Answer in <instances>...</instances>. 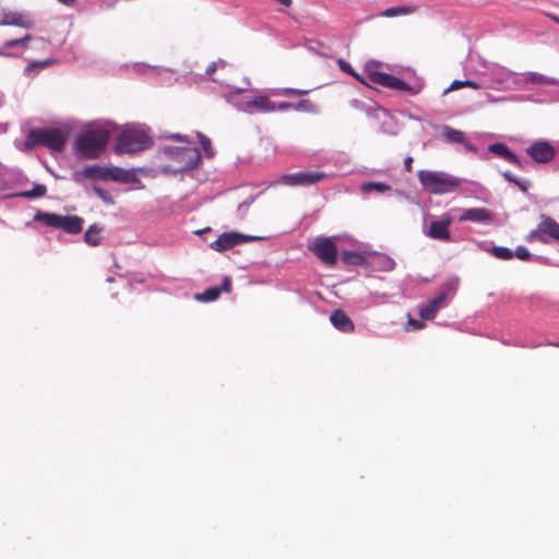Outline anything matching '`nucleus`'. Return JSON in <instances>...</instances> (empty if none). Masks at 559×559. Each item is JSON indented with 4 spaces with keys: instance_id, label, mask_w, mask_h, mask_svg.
<instances>
[{
    "instance_id": "f257e3e1",
    "label": "nucleus",
    "mask_w": 559,
    "mask_h": 559,
    "mask_svg": "<svg viewBox=\"0 0 559 559\" xmlns=\"http://www.w3.org/2000/svg\"><path fill=\"white\" fill-rule=\"evenodd\" d=\"M381 66V62L370 60L364 67L365 75L358 74L355 71V74L352 75L359 83L364 84L367 87L373 88L372 84L380 85L382 87L407 92L411 95H416L420 92L421 85H409L404 80L396 78L392 74L377 71L376 68Z\"/></svg>"
},
{
    "instance_id": "f03ea898",
    "label": "nucleus",
    "mask_w": 559,
    "mask_h": 559,
    "mask_svg": "<svg viewBox=\"0 0 559 559\" xmlns=\"http://www.w3.org/2000/svg\"><path fill=\"white\" fill-rule=\"evenodd\" d=\"M417 177L426 192L437 195L454 192L466 181L445 171L437 170H419Z\"/></svg>"
},
{
    "instance_id": "7ed1b4c3",
    "label": "nucleus",
    "mask_w": 559,
    "mask_h": 559,
    "mask_svg": "<svg viewBox=\"0 0 559 559\" xmlns=\"http://www.w3.org/2000/svg\"><path fill=\"white\" fill-rule=\"evenodd\" d=\"M70 132L63 128H34L26 135V148L45 146L55 152H62Z\"/></svg>"
},
{
    "instance_id": "20e7f679",
    "label": "nucleus",
    "mask_w": 559,
    "mask_h": 559,
    "mask_svg": "<svg viewBox=\"0 0 559 559\" xmlns=\"http://www.w3.org/2000/svg\"><path fill=\"white\" fill-rule=\"evenodd\" d=\"M110 139L108 129H94L76 136V154L84 158H98L105 151Z\"/></svg>"
},
{
    "instance_id": "39448f33",
    "label": "nucleus",
    "mask_w": 559,
    "mask_h": 559,
    "mask_svg": "<svg viewBox=\"0 0 559 559\" xmlns=\"http://www.w3.org/2000/svg\"><path fill=\"white\" fill-rule=\"evenodd\" d=\"M153 145L152 138L143 129L126 128L117 136L115 152L121 154H134L150 148Z\"/></svg>"
},
{
    "instance_id": "423d86ee",
    "label": "nucleus",
    "mask_w": 559,
    "mask_h": 559,
    "mask_svg": "<svg viewBox=\"0 0 559 559\" xmlns=\"http://www.w3.org/2000/svg\"><path fill=\"white\" fill-rule=\"evenodd\" d=\"M34 221L72 235L81 233L84 224V219L76 215H61L40 211L35 214Z\"/></svg>"
},
{
    "instance_id": "0eeeda50",
    "label": "nucleus",
    "mask_w": 559,
    "mask_h": 559,
    "mask_svg": "<svg viewBox=\"0 0 559 559\" xmlns=\"http://www.w3.org/2000/svg\"><path fill=\"white\" fill-rule=\"evenodd\" d=\"M163 154L170 160L181 166V170L190 173L199 167L202 156L195 146H171L166 145L162 148Z\"/></svg>"
},
{
    "instance_id": "6e6552de",
    "label": "nucleus",
    "mask_w": 559,
    "mask_h": 559,
    "mask_svg": "<svg viewBox=\"0 0 559 559\" xmlns=\"http://www.w3.org/2000/svg\"><path fill=\"white\" fill-rule=\"evenodd\" d=\"M525 153L536 164H548L559 156V144L554 146L548 140H536L525 148ZM557 163H555L556 165Z\"/></svg>"
},
{
    "instance_id": "1a4fd4ad",
    "label": "nucleus",
    "mask_w": 559,
    "mask_h": 559,
    "mask_svg": "<svg viewBox=\"0 0 559 559\" xmlns=\"http://www.w3.org/2000/svg\"><path fill=\"white\" fill-rule=\"evenodd\" d=\"M550 239L559 241V224L551 217H544L538 228L527 236L528 241L548 242Z\"/></svg>"
},
{
    "instance_id": "9d476101",
    "label": "nucleus",
    "mask_w": 559,
    "mask_h": 559,
    "mask_svg": "<svg viewBox=\"0 0 559 559\" xmlns=\"http://www.w3.org/2000/svg\"><path fill=\"white\" fill-rule=\"evenodd\" d=\"M326 178L322 171H299L283 175L281 181L287 186H311Z\"/></svg>"
},
{
    "instance_id": "9b49d317",
    "label": "nucleus",
    "mask_w": 559,
    "mask_h": 559,
    "mask_svg": "<svg viewBox=\"0 0 559 559\" xmlns=\"http://www.w3.org/2000/svg\"><path fill=\"white\" fill-rule=\"evenodd\" d=\"M270 236H250L236 231L223 233L209 245H240L242 242H254L270 240Z\"/></svg>"
},
{
    "instance_id": "f8f14e48",
    "label": "nucleus",
    "mask_w": 559,
    "mask_h": 559,
    "mask_svg": "<svg viewBox=\"0 0 559 559\" xmlns=\"http://www.w3.org/2000/svg\"><path fill=\"white\" fill-rule=\"evenodd\" d=\"M490 76L495 83L508 87L510 83L521 86V78L511 70L503 67H495L490 70Z\"/></svg>"
},
{
    "instance_id": "ddd939ff",
    "label": "nucleus",
    "mask_w": 559,
    "mask_h": 559,
    "mask_svg": "<svg viewBox=\"0 0 559 559\" xmlns=\"http://www.w3.org/2000/svg\"><path fill=\"white\" fill-rule=\"evenodd\" d=\"M372 257H369V251L359 250H344L341 254V260L346 265L365 266L373 262Z\"/></svg>"
},
{
    "instance_id": "4468645a",
    "label": "nucleus",
    "mask_w": 559,
    "mask_h": 559,
    "mask_svg": "<svg viewBox=\"0 0 559 559\" xmlns=\"http://www.w3.org/2000/svg\"><path fill=\"white\" fill-rule=\"evenodd\" d=\"M92 179V180H104L107 181V167H103L99 165H87L83 168L82 171L73 173V180L78 183L82 182V179Z\"/></svg>"
},
{
    "instance_id": "2eb2a0df",
    "label": "nucleus",
    "mask_w": 559,
    "mask_h": 559,
    "mask_svg": "<svg viewBox=\"0 0 559 559\" xmlns=\"http://www.w3.org/2000/svg\"><path fill=\"white\" fill-rule=\"evenodd\" d=\"M0 25H13L29 29L34 26V22L32 19L24 15L22 12L3 11L2 19L0 20Z\"/></svg>"
},
{
    "instance_id": "dca6fc26",
    "label": "nucleus",
    "mask_w": 559,
    "mask_h": 559,
    "mask_svg": "<svg viewBox=\"0 0 559 559\" xmlns=\"http://www.w3.org/2000/svg\"><path fill=\"white\" fill-rule=\"evenodd\" d=\"M495 218V214L485 207H473L464 210L460 216V221H471L475 223H490Z\"/></svg>"
},
{
    "instance_id": "f3484780",
    "label": "nucleus",
    "mask_w": 559,
    "mask_h": 559,
    "mask_svg": "<svg viewBox=\"0 0 559 559\" xmlns=\"http://www.w3.org/2000/svg\"><path fill=\"white\" fill-rule=\"evenodd\" d=\"M451 224V218L445 217L439 221H432L428 230V235L438 240H449V225Z\"/></svg>"
},
{
    "instance_id": "a211bd4d",
    "label": "nucleus",
    "mask_w": 559,
    "mask_h": 559,
    "mask_svg": "<svg viewBox=\"0 0 559 559\" xmlns=\"http://www.w3.org/2000/svg\"><path fill=\"white\" fill-rule=\"evenodd\" d=\"M230 289L231 281L228 276H225L219 287L207 288L204 293L198 294L197 299L204 302L214 301L221 296L222 292L228 293Z\"/></svg>"
},
{
    "instance_id": "6ab92c4d",
    "label": "nucleus",
    "mask_w": 559,
    "mask_h": 559,
    "mask_svg": "<svg viewBox=\"0 0 559 559\" xmlns=\"http://www.w3.org/2000/svg\"><path fill=\"white\" fill-rule=\"evenodd\" d=\"M331 323L341 332L349 333L353 332L355 325L352 319L341 309H336L330 317Z\"/></svg>"
},
{
    "instance_id": "aec40b11",
    "label": "nucleus",
    "mask_w": 559,
    "mask_h": 559,
    "mask_svg": "<svg viewBox=\"0 0 559 559\" xmlns=\"http://www.w3.org/2000/svg\"><path fill=\"white\" fill-rule=\"evenodd\" d=\"M337 241L348 242L349 245H365L364 242L357 241L349 234L334 235V236H330V237L318 236L311 242H309L308 245H317V246H320V245H336Z\"/></svg>"
},
{
    "instance_id": "412c9836",
    "label": "nucleus",
    "mask_w": 559,
    "mask_h": 559,
    "mask_svg": "<svg viewBox=\"0 0 559 559\" xmlns=\"http://www.w3.org/2000/svg\"><path fill=\"white\" fill-rule=\"evenodd\" d=\"M313 254L324 264L332 266L337 260L336 247H309Z\"/></svg>"
},
{
    "instance_id": "4be33fe9",
    "label": "nucleus",
    "mask_w": 559,
    "mask_h": 559,
    "mask_svg": "<svg viewBox=\"0 0 559 559\" xmlns=\"http://www.w3.org/2000/svg\"><path fill=\"white\" fill-rule=\"evenodd\" d=\"M134 179L135 175L130 170L117 166L107 167V181L129 183Z\"/></svg>"
},
{
    "instance_id": "5701e85b",
    "label": "nucleus",
    "mask_w": 559,
    "mask_h": 559,
    "mask_svg": "<svg viewBox=\"0 0 559 559\" xmlns=\"http://www.w3.org/2000/svg\"><path fill=\"white\" fill-rule=\"evenodd\" d=\"M447 295L444 293L440 294L436 298L431 299L424 308L420 309L419 316L424 320H431L436 317L440 306L445 300Z\"/></svg>"
},
{
    "instance_id": "b1692460",
    "label": "nucleus",
    "mask_w": 559,
    "mask_h": 559,
    "mask_svg": "<svg viewBox=\"0 0 559 559\" xmlns=\"http://www.w3.org/2000/svg\"><path fill=\"white\" fill-rule=\"evenodd\" d=\"M245 92L243 88H236L233 92H229L226 96L227 102L237 108L239 111L247 112L249 110V102L250 98L242 96L241 94Z\"/></svg>"
},
{
    "instance_id": "393cba45",
    "label": "nucleus",
    "mask_w": 559,
    "mask_h": 559,
    "mask_svg": "<svg viewBox=\"0 0 559 559\" xmlns=\"http://www.w3.org/2000/svg\"><path fill=\"white\" fill-rule=\"evenodd\" d=\"M57 63L56 59L49 58L45 60H34L31 61L25 68H24V75L27 78H34L37 75L41 70L49 68L50 66Z\"/></svg>"
},
{
    "instance_id": "a878e982",
    "label": "nucleus",
    "mask_w": 559,
    "mask_h": 559,
    "mask_svg": "<svg viewBox=\"0 0 559 559\" xmlns=\"http://www.w3.org/2000/svg\"><path fill=\"white\" fill-rule=\"evenodd\" d=\"M350 106L357 110L365 111L369 117H372L376 119L379 118L377 115V112L379 110L384 112V115H389V110L385 109L384 107L380 106L378 103H373V105H367L364 102L355 98V99L350 100Z\"/></svg>"
},
{
    "instance_id": "bb28decb",
    "label": "nucleus",
    "mask_w": 559,
    "mask_h": 559,
    "mask_svg": "<svg viewBox=\"0 0 559 559\" xmlns=\"http://www.w3.org/2000/svg\"><path fill=\"white\" fill-rule=\"evenodd\" d=\"M441 138L445 143H465V133L461 130H456L448 124L441 127Z\"/></svg>"
},
{
    "instance_id": "cd10ccee",
    "label": "nucleus",
    "mask_w": 559,
    "mask_h": 559,
    "mask_svg": "<svg viewBox=\"0 0 559 559\" xmlns=\"http://www.w3.org/2000/svg\"><path fill=\"white\" fill-rule=\"evenodd\" d=\"M369 257L374 258L372 263H368V267L372 270L388 271L394 265L393 260L383 253L369 251Z\"/></svg>"
},
{
    "instance_id": "c85d7f7f",
    "label": "nucleus",
    "mask_w": 559,
    "mask_h": 559,
    "mask_svg": "<svg viewBox=\"0 0 559 559\" xmlns=\"http://www.w3.org/2000/svg\"><path fill=\"white\" fill-rule=\"evenodd\" d=\"M47 193V188L43 183H34L31 190H24L20 192H15L12 194L14 198H22L27 200H34L38 198L45 197Z\"/></svg>"
},
{
    "instance_id": "c756f323",
    "label": "nucleus",
    "mask_w": 559,
    "mask_h": 559,
    "mask_svg": "<svg viewBox=\"0 0 559 559\" xmlns=\"http://www.w3.org/2000/svg\"><path fill=\"white\" fill-rule=\"evenodd\" d=\"M522 83H531V84H550L554 85L557 83L556 79L548 78L544 74L537 73V72H526L522 74L521 78V84Z\"/></svg>"
},
{
    "instance_id": "7c9ffc66",
    "label": "nucleus",
    "mask_w": 559,
    "mask_h": 559,
    "mask_svg": "<svg viewBox=\"0 0 559 559\" xmlns=\"http://www.w3.org/2000/svg\"><path fill=\"white\" fill-rule=\"evenodd\" d=\"M488 152L503 158L508 162V159L513 158V151L502 142H496L489 144L487 147Z\"/></svg>"
},
{
    "instance_id": "2f4dec72",
    "label": "nucleus",
    "mask_w": 559,
    "mask_h": 559,
    "mask_svg": "<svg viewBox=\"0 0 559 559\" xmlns=\"http://www.w3.org/2000/svg\"><path fill=\"white\" fill-rule=\"evenodd\" d=\"M360 190L362 193L377 192L382 194L391 191L392 187L385 182L368 181L361 185Z\"/></svg>"
},
{
    "instance_id": "473e14b6",
    "label": "nucleus",
    "mask_w": 559,
    "mask_h": 559,
    "mask_svg": "<svg viewBox=\"0 0 559 559\" xmlns=\"http://www.w3.org/2000/svg\"><path fill=\"white\" fill-rule=\"evenodd\" d=\"M501 175L508 182L514 183L523 193H527L530 187L532 186L530 180L521 179L509 170L503 171Z\"/></svg>"
},
{
    "instance_id": "72a5a7b5",
    "label": "nucleus",
    "mask_w": 559,
    "mask_h": 559,
    "mask_svg": "<svg viewBox=\"0 0 559 559\" xmlns=\"http://www.w3.org/2000/svg\"><path fill=\"white\" fill-rule=\"evenodd\" d=\"M266 98H267V96H263V95L250 98V102L248 104L249 110L247 111V114L251 115L254 112H264Z\"/></svg>"
},
{
    "instance_id": "f704fd0d",
    "label": "nucleus",
    "mask_w": 559,
    "mask_h": 559,
    "mask_svg": "<svg viewBox=\"0 0 559 559\" xmlns=\"http://www.w3.org/2000/svg\"><path fill=\"white\" fill-rule=\"evenodd\" d=\"M487 251L500 260H510L513 258V251L508 247H487Z\"/></svg>"
},
{
    "instance_id": "c9c22d12",
    "label": "nucleus",
    "mask_w": 559,
    "mask_h": 559,
    "mask_svg": "<svg viewBox=\"0 0 559 559\" xmlns=\"http://www.w3.org/2000/svg\"><path fill=\"white\" fill-rule=\"evenodd\" d=\"M103 230V227L97 225V224H93L88 227V229L85 231L84 234V241L87 243V245H98V241L99 239L96 238V236Z\"/></svg>"
},
{
    "instance_id": "e433bc0d",
    "label": "nucleus",
    "mask_w": 559,
    "mask_h": 559,
    "mask_svg": "<svg viewBox=\"0 0 559 559\" xmlns=\"http://www.w3.org/2000/svg\"><path fill=\"white\" fill-rule=\"evenodd\" d=\"M33 39L31 34H26L21 38L9 39L4 41V48H28V41Z\"/></svg>"
},
{
    "instance_id": "4c0bfd02",
    "label": "nucleus",
    "mask_w": 559,
    "mask_h": 559,
    "mask_svg": "<svg viewBox=\"0 0 559 559\" xmlns=\"http://www.w3.org/2000/svg\"><path fill=\"white\" fill-rule=\"evenodd\" d=\"M197 136L200 141L202 148H203L205 157L213 158L215 156V151L212 147L211 140L205 134H203L202 132H199V131L197 132Z\"/></svg>"
},
{
    "instance_id": "58836bf2",
    "label": "nucleus",
    "mask_w": 559,
    "mask_h": 559,
    "mask_svg": "<svg viewBox=\"0 0 559 559\" xmlns=\"http://www.w3.org/2000/svg\"><path fill=\"white\" fill-rule=\"evenodd\" d=\"M317 109V105L309 99H300L298 103H294V110L297 111L316 112Z\"/></svg>"
},
{
    "instance_id": "ea45409f",
    "label": "nucleus",
    "mask_w": 559,
    "mask_h": 559,
    "mask_svg": "<svg viewBox=\"0 0 559 559\" xmlns=\"http://www.w3.org/2000/svg\"><path fill=\"white\" fill-rule=\"evenodd\" d=\"M415 11L414 8L407 7V5H401V7H392L385 10L384 15L385 16H396L400 14H408L413 13Z\"/></svg>"
},
{
    "instance_id": "a19ab883",
    "label": "nucleus",
    "mask_w": 559,
    "mask_h": 559,
    "mask_svg": "<svg viewBox=\"0 0 559 559\" xmlns=\"http://www.w3.org/2000/svg\"><path fill=\"white\" fill-rule=\"evenodd\" d=\"M93 191L95 192V194L98 198H100L103 200L104 203H106L108 205H111L115 203V200L111 197V194L108 191H106L105 189H103L98 186H93Z\"/></svg>"
},
{
    "instance_id": "79ce46f5",
    "label": "nucleus",
    "mask_w": 559,
    "mask_h": 559,
    "mask_svg": "<svg viewBox=\"0 0 559 559\" xmlns=\"http://www.w3.org/2000/svg\"><path fill=\"white\" fill-rule=\"evenodd\" d=\"M160 173L164 174V175H169V176H177L179 174H187L188 171L187 170H181V166H173V165H165V166H162L160 168Z\"/></svg>"
},
{
    "instance_id": "37998d69",
    "label": "nucleus",
    "mask_w": 559,
    "mask_h": 559,
    "mask_svg": "<svg viewBox=\"0 0 559 559\" xmlns=\"http://www.w3.org/2000/svg\"><path fill=\"white\" fill-rule=\"evenodd\" d=\"M165 138L182 142V143L187 144V146H191L193 144V140L189 135L181 134V133H169V134L165 135Z\"/></svg>"
},
{
    "instance_id": "c03bdc74",
    "label": "nucleus",
    "mask_w": 559,
    "mask_h": 559,
    "mask_svg": "<svg viewBox=\"0 0 559 559\" xmlns=\"http://www.w3.org/2000/svg\"><path fill=\"white\" fill-rule=\"evenodd\" d=\"M308 93H309V91H307V90L286 87V88L281 90V92L278 94L285 95V96H292V95L304 96V95H307Z\"/></svg>"
},
{
    "instance_id": "a18cd8bd",
    "label": "nucleus",
    "mask_w": 559,
    "mask_h": 559,
    "mask_svg": "<svg viewBox=\"0 0 559 559\" xmlns=\"http://www.w3.org/2000/svg\"><path fill=\"white\" fill-rule=\"evenodd\" d=\"M462 145H464V147L467 152L479 155V157L481 159H485V160L488 159V154L487 153L479 154L477 146H475L473 143H471L466 138H465V143H463Z\"/></svg>"
},
{
    "instance_id": "49530a36",
    "label": "nucleus",
    "mask_w": 559,
    "mask_h": 559,
    "mask_svg": "<svg viewBox=\"0 0 559 559\" xmlns=\"http://www.w3.org/2000/svg\"><path fill=\"white\" fill-rule=\"evenodd\" d=\"M337 64H338L340 70L343 71L344 73H346L350 76L355 74L354 68L344 59H342V58L337 59Z\"/></svg>"
},
{
    "instance_id": "de8ad7c7",
    "label": "nucleus",
    "mask_w": 559,
    "mask_h": 559,
    "mask_svg": "<svg viewBox=\"0 0 559 559\" xmlns=\"http://www.w3.org/2000/svg\"><path fill=\"white\" fill-rule=\"evenodd\" d=\"M514 257L522 261H525L531 258V253L527 251L525 247H518L516 250L513 251V258Z\"/></svg>"
},
{
    "instance_id": "09e8293b",
    "label": "nucleus",
    "mask_w": 559,
    "mask_h": 559,
    "mask_svg": "<svg viewBox=\"0 0 559 559\" xmlns=\"http://www.w3.org/2000/svg\"><path fill=\"white\" fill-rule=\"evenodd\" d=\"M459 284H460V281L457 277H452L450 278L447 283H445V287L450 290V292H455L459 287Z\"/></svg>"
},
{
    "instance_id": "8fccbe9b",
    "label": "nucleus",
    "mask_w": 559,
    "mask_h": 559,
    "mask_svg": "<svg viewBox=\"0 0 559 559\" xmlns=\"http://www.w3.org/2000/svg\"><path fill=\"white\" fill-rule=\"evenodd\" d=\"M9 48H4V44L0 48V56L5 58H20L21 55L17 52L7 51Z\"/></svg>"
},
{
    "instance_id": "3c124183",
    "label": "nucleus",
    "mask_w": 559,
    "mask_h": 559,
    "mask_svg": "<svg viewBox=\"0 0 559 559\" xmlns=\"http://www.w3.org/2000/svg\"><path fill=\"white\" fill-rule=\"evenodd\" d=\"M461 87H465V80L464 81H461V80H455L451 83V85L444 91V93H448L450 91H454V90H457V88H461Z\"/></svg>"
},
{
    "instance_id": "603ef678",
    "label": "nucleus",
    "mask_w": 559,
    "mask_h": 559,
    "mask_svg": "<svg viewBox=\"0 0 559 559\" xmlns=\"http://www.w3.org/2000/svg\"><path fill=\"white\" fill-rule=\"evenodd\" d=\"M276 108H277L278 111H286V110H289V109H294V103L281 102V103H277Z\"/></svg>"
},
{
    "instance_id": "864d4df0",
    "label": "nucleus",
    "mask_w": 559,
    "mask_h": 559,
    "mask_svg": "<svg viewBox=\"0 0 559 559\" xmlns=\"http://www.w3.org/2000/svg\"><path fill=\"white\" fill-rule=\"evenodd\" d=\"M277 103H273L269 99V97L266 98V103H265V107H264V112H272V111H276L277 108Z\"/></svg>"
},
{
    "instance_id": "5fc2aeb1",
    "label": "nucleus",
    "mask_w": 559,
    "mask_h": 559,
    "mask_svg": "<svg viewBox=\"0 0 559 559\" xmlns=\"http://www.w3.org/2000/svg\"><path fill=\"white\" fill-rule=\"evenodd\" d=\"M408 324L412 326L413 330H420L424 328V323L421 321L415 320L409 317Z\"/></svg>"
},
{
    "instance_id": "6e6d98bb",
    "label": "nucleus",
    "mask_w": 559,
    "mask_h": 559,
    "mask_svg": "<svg viewBox=\"0 0 559 559\" xmlns=\"http://www.w3.org/2000/svg\"><path fill=\"white\" fill-rule=\"evenodd\" d=\"M509 163L515 165L519 168H524V163L521 158L513 152V158L508 159Z\"/></svg>"
},
{
    "instance_id": "4d7b16f0",
    "label": "nucleus",
    "mask_w": 559,
    "mask_h": 559,
    "mask_svg": "<svg viewBox=\"0 0 559 559\" xmlns=\"http://www.w3.org/2000/svg\"><path fill=\"white\" fill-rule=\"evenodd\" d=\"M218 68V63L217 62H212L209 64V67L206 68L205 70V73L206 75H212L213 73H215V71L217 70Z\"/></svg>"
},
{
    "instance_id": "13d9d810",
    "label": "nucleus",
    "mask_w": 559,
    "mask_h": 559,
    "mask_svg": "<svg viewBox=\"0 0 559 559\" xmlns=\"http://www.w3.org/2000/svg\"><path fill=\"white\" fill-rule=\"evenodd\" d=\"M16 181H17L19 185L24 186V185H26L28 182V178L24 174L17 173L16 174Z\"/></svg>"
},
{
    "instance_id": "bf43d9fd",
    "label": "nucleus",
    "mask_w": 559,
    "mask_h": 559,
    "mask_svg": "<svg viewBox=\"0 0 559 559\" xmlns=\"http://www.w3.org/2000/svg\"><path fill=\"white\" fill-rule=\"evenodd\" d=\"M465 87H471V88H474V90H479L483 86L479 83L475 82V81L465 80Z\"/></svg>"
},
{
    "instance_id": "052dcab7",
    "label": "nucleus",
    "mask_w": 559,
    "mask_h": 559,
    "mask_svg": "<svg viewBox=\"0 0 559 559\" xmlns=\"http://www.w3.org/2000/svg\"><path fill=\"white\" fill-rule=\"evenodd\" d=\"M252 201H253V199L251 198L250 200L241 202L238 205V212H245L249 207V205L251 204Z\"/></svg>"
},
{
    "instance_id": "680f3d73",
    "label": "nucleus",
    "mask_w": 559,
    "mask_h": 559,
    "mask_svg": "<svg viewBox=\"0 0 559 559\" xmlns=\"http://www.w3.org/2000/svg\"><path fill=\"white\" fill-rule=\"evenodd\" d=\"M414 159L412 156H407L405 159H404V168L406 171H412V164H413Z\"/></svg>"
},
{
    "instance_id": "e2e57ef3",
    "label": "nucleus",
    "mask_w": 559,
    "mask_h": 559,
    "mask_svg": "<svg viewBox=\"0 0 559 559\" xmlns=\"http://www.w3.org/2000/svg\"><path fill=\"white\" fill-rule=\"evenodd\" d=\"M471 185L473 187L471 192H473V193L480 192V191L485 190V188L480 183H478V182H471Z\"/></svg>"
},
{
    "instance_id": "0e129e2a",
    "label": "nucleus",
    "mask_w": 559,
    "mask_h": 559,
    "mask_svg": "<svg viewBox=\"0 0 559 559\" xmlns=\"http://www.w3.org/2000/svg\"><path fill=\"white\" fill-rule=\"evenodd\" d=\"M58 1L68 7H73L76 2V0H58Z\"/></svg>"
},
{
    "instance_id": "69168bd1",
    "label": "nucleus",
    "mask_w": 559,
    "mask_h": 559,
    "mask_svg": "<svg viewBox=\"0 0 559 559\" xmlns=\"http://www.w3.org/2000/svg\"><path fill=\"white\" fill-rule=\"evenodd\" d=\"M207 233H212V229H211L210 227L204 228V229H202V230H197V231H194V234H195V235H199V236H201V235H203V234H207Z\"/></svg>"
},
{
    "instance_id": "338daca9",
    "label": "nucleus",
    "mask_w": 559,
    "mask_h": 559,
    "mask_svg": "<svg viewBox=\"0 0 559 559\" xmlns=\"http://www.w3.org/2000/svg\"><path fill=\"white\" fill-rule=\"evenodd\" d=\"M217 251L219 252H224L226 249H228L229 247H225V246H222V247H215Z\"/></svg>"
},
{
    "instance_id": "774afa93",
    "label": "nucleus",
    "mask_w": 559,
    "mask_h": 559,
    "mask_svg": "<svg viewBox=\"0 0 559 559\" xmlns=\"http://www.w3.org/2000/svg\"><path fill=\"white\" fill-rule=\"evenodd\" d=\"M550 17L552 21H555L557 24H559V16L551 15Z\"/></svg>"
}]
</instances>
